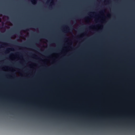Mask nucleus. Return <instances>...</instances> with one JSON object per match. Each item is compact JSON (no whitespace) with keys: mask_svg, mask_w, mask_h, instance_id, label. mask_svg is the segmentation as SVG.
Returning a JSON list of instances; mask_svg holds the SVG:
<instances>
[{"mask_svg":"<svg viewBox=\"0 0 135 135\" xmlns=\"http://www.w3.org/2000/svg\"><path fill=\"white\" fill-rule=\"evenodd\" d=\"M37 1V0H32L31 2L32 4H35L36 3Z\"/></svg>","mask_w":135,"mask_h":135,"instance_id":"f257e3e1","label":"nucleus"},{"mask_svg":"<svg viewBox=\"0 0 135 135\" xmlns=\"http://www.w3.org/2000/svg\"><path fill=\"white\" fill-rule=\"evenodd\" d=\"M85 20H86L87 19V18L86 17H85Z\"/></svg>","mask_w":135,"mask_h":135,"instance_id":"7ed1b4c3","label":"nucleus"},{"mask_svg":"<svg viewBox=\"0 0 135 135\" xmlns=\"http://www.w3.org/2000/svg\"><path fill=\"white\" fill-rule=\"evenodd\" d=\"M67 30H68V28H67Z\"/></svg>","mask_w":135,"mask_h":135,"instance_id":"39448f33","label":"nucleus"},{"mask_svg":"<svg viewBox=\"0 0 135 135\" xmlns=\"http://www.w3.org/2000/svg\"><path fill=\"white\" fill-rule=\"evenodd\" d=\"M27 30H28V29H27Z\"/></svg>","mask_w":135,"mask_h":135,"instance_id":"20e7f679","label":"nucleus"},{"mask_svg":"<svg viewBox=\"0 0 135 135\" xmlns=\"http://www.w3.org/2000/svg\"><path fill=\"white\" fill-rule=\"evenodd\" d=\"M9 50H12L13 49H7V50H6L7 52H8L9 51Z\"/></svg>","mask_w":135,"mask_h":135,"instance_id":"f03ea898","label":"nucleus"}]
</instances>
